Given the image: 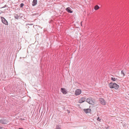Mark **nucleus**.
<instances>
[{"label":"nucleus","instance_id":"obj_22","mask_svg":"<svg viewBox=\"0 0 129 129\" xmlns=\"http://www.w3.org/2000/svg\"><path fill=\"white\" fill-rule=\"evenodd\" d=\"M105 128H108V126H105Z\"/></svg>","mask_w":129,"mask_h":129},{"label":"nucleus","instance_id":"obj_1","mask_svg":"<svg viewBox=\"0 0 129 129\" xmlns=\"http://www.w3.org/2000/svg\"><path fill=\"white\" fill-rule=\"evenodd\" d=\"M108 85L110 88H114L116 89H117L119 87V85L115 83H110Z\"/></svg>","mask_w":129,"mask_h":129},{"label":"nucleus","instance_id":"obj_20","mask_svg":"<svg viewBox=\"0 0 129 129\" xmlns=\"http://www.w3.org/2000/svg\"><path fill=\"white\" fill-rule=\"evenodd\" d=\"M33 25V24H26V25Z\"/></svg>","mask_w":129,"mask_h":129},{"label":"nucleus","instance_id":"obj_10","mask_svg":"<svg viewBox=\"0 0 129 129\" xmlns=\"http://www.w3.org/2000/svg\"><path fill=\"white\" fill-rule=\"evenodd\" d=\"M37 3V0H33L32 2V5L33 6L36 5Z\"/></svg>","mask_w":129,"mask_h":129},{"label":"nucleus","instance_id":"obj_6","mask_svg":"<svg viewBox=\"0 0 129 129\" xmlns=\"http://www.w3.org/2000/svg\"><path fill=\"white\" fill-rule=\"evenodd\" d=\"M86 100V99L85 98L82 97L79 100L78 102L79 103H81L85 101Z\"/></svg>","mask_w":129,"mask_h":129},{"label":"nucleus","instance_id":"obj_11","mask_svg":"<svg viewBox=\"0 0 129 129\" xmlns=\"http://www.w3.org/2000/svg\"><path fill=\"white\" fill-rule=\"evenodd\" d=\"M66 10L68 12L70 13H72L73 12L71 10V9L70 7L67 8L66 9Z\"/></svg>","mask_w":129,"mask_h":129},{"label":"nucleus","instance_id":"obj_13","mask_svg":"<svg viewBox=\"0 0 129 129\" xmlns=\"http://www.w3.org/2000/svg\"><path fill=\"white\" fill-rule=\"evenodd\" d=\"M117 79V78H115L114 77H111V80L113 81H115Z\"/></svg>","mask_w":129,"mask_h":129},{"label":"nucleus","instance_id":"obj_8","mask_svg":"<svg viewBox=\"0 0 129 129\" xmlns=\"http://www.w3.org/2000/svg\"><path fill=\"white\" fill-rule=\"evenodd\" d=\"M61 92L64 94H66L67 92V90H66L65 89L63 88H61Z\"/></svg>","mask_w":129,"mask_h":129},{"label":"nucleus","instance_id":"obj_4","mask_svg":"<svg viewBox=\"0 0 129 129\" xmlns=\"http://www.w3.org/2000/svg\"><path fill=\"white\" fill-rule=\"evenodd\" d=\"M1 18L2 19V22L5 24L8 25V23L7 20L3 17H1Z\"/></svg>","mask_w":129,"mask_h":129},{"label":"nucleus","instance_id":"obj_12","mask_svg":"<svg viewBox=\"0 0 129 129\" xmlns=\"http://www.w3.org/2000/svg\"><path fill=\"white\" fill-rule=\"evenodd\" d=\"M100 8V7L98 5H96L94 7V9L95 10H97Z\"/></svg>","mask_w":129,"mask_h":129},{"label":"nucleus","instance_id":"obj_2","mask_svg":"<svg viewBox=\"0 0 129 129\" xmlns=\"http://www.w3.org/2000/svg\"><path fill=\"white\" fill-rule=\"evenodd\" d=\"M93 99L90 98H88L86 100V102L89 103L92 105H94V102L93 100Z\"/></svg>","mask_w":129,"mask_h":129},{"label":"nucleus","instance_id":"obj_24","mask_svg":"<svg viewBox=\"0 0 129 129\" xmlns=\"http://www.w3.org/2000/svg\"><path fill=\"white\" fill-rule=\"evenodd\" d=\"M81 25H82L81 23Z\"/></svg>","mask_w":129,"mask_h":129},{"label":"nucleus","instance_id":"obj_18","mask_svg":"<svg viewBox=\"0 0 129 129\" xmlns=\"http://www.w3.org/2000/svg\"><path fill=\"white\" fill-rule=\"evenodd\" d=\"M97 120L98 121H101V119L99 118V117H98L97 118Z\"/></svg>","mask_w":129,"mask_h":129},{"label":"nucleus","instance_id":"obj_15","mask_svg":"<svg viewBox=\"0 0 129 129\" xmlns=\"http://www.w3.org/2000/svg\"><path fill=\"white\" fill-rule=\"evenodd\" d=\"M24 6V4L23 3H22L20 4V8H22L23 7V6Z\"/></svg>","mask_w":129,"mask_h":129},{"label":"nucleus","instance_id":"obj_21","mask_svg":"<svg viewBox=\"0 0 129 129\" xmlns=\"http://www.w3.org/2000/svg\"><path fill=\"white\" fill-rule=\"evenodd\" d=\"M3 127H2L0 126V129H2Z\"/></svg>","mask_w":129,"mask_h":129},{"label":"nucleus","instance_id":"obj_16","mask_svg":"<svg viewBox=\"0 0 129 129\" xmlns=\"http://www.w3.org/2000/svg\"><path fill=\"white\" fill-rule=\"evenodd\" d=\"M56 129H61V128L58 125L56 126Z\"/></svg>","mask_w":129,"mask_h":129},{"label":"nucleus","instance_id":"obj_14","mask_svg":"<svg viewBox=\"0 0 129 129\" xmlns=\"http://www.w3.org/2000/svg\"><path fill=\"white\" fill-rule=\"evenodd\" d=\"M19 16L17 14H16L14 16V18L15 19H18L19 18Z\"/></svg>","mask_w":129,"mask_h":129},{"label":"nucleus","instance_id":"obj_3","mask_svg":"<svg viewBox=\"0 0 129 129\" xmlns=\"http://www.w3.org/2000/svg\"><path fill=\"white\" fill-rule=\"evenodd\" d=\"M8 122L7 120L5 118H2L0 120V122L3 124H7Z\"/></svg>","mask_w":129,"mask_h":129},{"label":"nucleus","instance_id":"obj_19","mask_svg":"<svg viewBox=\"0 0 129 129\" xmlns=\"http://www.w3.org/2000/svg\"><path fill=\"white\" fill-rule=\"evenodd\" d=\"M7 5H5L3 7H2L1 8H5V7H7Z\"/></svg>","mask_w":129,"mask_h":129},{"label":"nucleus","instance_id":"obj_23","mask_svg":"<svg viewBox=\"0 0 129 129\" xmlns=\"http://www.w3.org/2000/svg\"><path fill=\"white\" fill-rule=\"evenodd\" d=\"M19 129H24L20 128H19Z\"/></svg>","mask_w":129,"mask_h":129},{"label":"nucleus","instance_id":"obj_17","mask_svg":"<svg viewBox=\"0 0 129 129\" xmlns=\"http://www.w3.org/2000/svg\"><path fill=\"white\" fill-rule=\"evenodd\" d=\"M121 74H122L123 75V76H125V74L124 73L123 71L122 70L121 71Z\"/></svg>","mask_w":129,"mask_h":129},{"label":"nucleus","instance_id":"obj_9","mask_svg":"<svg viewBox=\"0 0 129 129\" xmlns=\"http://www.w3.org/2000/svg\"><path fill=\"white\" fill-rule=\"evenodd\" d=\"M84 111L85 113H87L90 112L91 111V109H84Z\"/></svg>","mask_w":129,"mask_h":129},{"label":"nucleus","instance_id":"obj_7","mask_svg":"<svg viewBox=\"0 0 129 129\" xmlns=\"http://www.w3.org/2000/svg\"><path fill=\"white\" fill-rule=\"evenodd\" d=\"M99 101L100 102L101 104L103 105H105V102L104 99L102 98H100L99 99Z\"/></svg>","mask_w":129,"mask_h":129},{"label":"nucleus","instance_id":"obj_5","mask_svg":"<svg viewBox=\"0 0 129 129\" xmlns=\"http://www.w3.org/2000/svg\"><path fill=\"white\" fill-rule=\"evenodd\" d=\"M81 92V90L79 89H77L75 93V95H79Z\"/></svg>","mask_w":129,"mask_h":129}]
</instances>
